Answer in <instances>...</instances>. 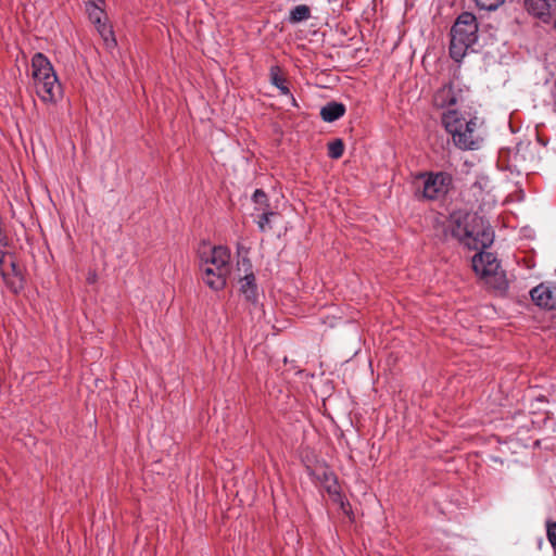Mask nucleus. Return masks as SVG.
Listing matches in <instances>:
<instances>
[{
  "label": "nucleus",
  "instance_id": "1",
  "mask_svg": "<svg viewBox=\"0 0 556 556\" xmlns=\"http://www.w3.org/2000/svg\"><path fill=\"white\" fill-rule=\"evenodd\" d=\"M479 24L476 15L471 12L460 13L450 30V56L457 63L475 51L473 47L479 39Z\"/></svg>",
  "mask_w": 556,
  "mask_h": 556
},
{
  "label": "nucleus",
  "instance_id": "2",
  "mask_svg": "<svg viewBox=\"0 0 556 556\" xmlns=\"http://www.w3.org/2000/svg\"><path fill=\"white\" fill-rule=\"evenodd\" d=\"M31 77L37 96L45 103H56L63 90L49 59L41 52L31 58Z\"/></svg>",
  "mask_w": 556,
  "mask_h": 556
},
{
  "label": "nucleus",
  "instance_id": "3",
  "mask_svg": "<svg viewBox=\"0 0 556 556\" xmlns=\"http://www.w3.org/2000/svg\"><path fill=\"white\" fill-rule=\"evenodd\" d=\"M442 123L455 147L464 151L479 149L481 139L477 134L476 117L467 118L456 110H448L443 113Z\"/></svg>",
  "mask_w": 556,
  "mask_h": 556
},
{
  "label": "nucleus",
  "instance_id": "4",
  "mask_svg": "<svg viewBox=\"0 0 556 556\" xmlns=\"http://www.w3.org/2000/svg\"><path fill=\"white\" fill-rule=\"evenodd\" d=\"M424 182L422 198L434 201L444 198L452 187L453 177L446 172H425L417 176Z\"/></svg>",
  "mask_w": 556,
  "mask_h": 556
},
{
  "label": "nucleus",
  "instance_id": "5",
  "mask_svg": "<svg viewBox=\"0 0 556 556\" xmlns=\"http://www.w3.org/2000/svg\"><path fill=\"white\" fill-rule=\"evenodd\" d=\"M475 222H479L477 214L466 212H453L450 216L447 229L452 237L457 239L464 245H467V240L472 233V226Z\"/></svg>",
  "mask_w": 556,
  "mask_h": 556
},
{
  "label": "nucleus",
  "instance_id": "6",
  "mask_svg": "<svg viewBox=\"0 0 556 556\" xmlns=\"http://www.w3.org/2000/svg\"><path fill=\"white\" fill-rule=\"evenodd\" d=\"M472 235L467 240V248L470 250H482L493 243L494 233L490 226H486L483 218L479 216V222L472 226Z\"/></svg>",
  "mask_w": 556,
  "mask_h": 556
},
{
  "label": "nucleus",
  "instance_id": "7",
  "mask_svg": "<svg viewBox=\"0 0 556 556\" xmlns=\"http://www.w3.org/2000/svg\"><path fill=\"white\" fill-rule=\"evenodd\" d=\"M472 268L477 275L484 278L498 270L501 265L493 253L481 251L472 257Z\"/></svg>",
  "mask_w": 556,
  "mask_h": 556
},
{
  "label": "nucleus",
  "instance_id": "8",
  "mask_svg": "<svg viewBox=\"0 0 556 556\" xmlns=\"http://www.w3.org/2000/svg\"><path fill=\"white\" fill-rule=\"evenodd\" d=\"M555 5L556 0H525L527 12L545 24L552 21Z\"/></svg>",
  "mask_w": 556,
  "mask_h": 556
},
{
  "label": "nucleus",
  "instance_id": "9",
  "mask_svg": "<svg viewBox=\"0 0 556 556\" xmlns=\"http://www.w3.org/2000/svg\"><path fill=\"white\" fill-rule=\"evenodd\" d=\"M202 264L216 267L218 270L230 273V250L224 245L212 248L207 257L202 258Z\"/></svg>",
  "mask_w": 556,
  "mask_h": 556
},
{
  "label": "nucleus",
  "instance_id": "10",
  "mask_svg": "<svg viewBox=\"0 0 556 556\" xmlns=\"http://www.w3.org/2000/svg\"><path fill=\"white\" fill-rule=\"evenodd\" d=\"M202 270V280L204 283L214 291L223 290L227 283L228 273L218 270L214 266L204 265L201 263L200 265Z\"/></svg>",
  "mask_w": 556,
  "mask_h": 556
},
{
  "label": "nucleus",
  "instance_id": "11",
  "mask_svg": "<svg viewBox=\"0 0 556 556\" xmlns=\"http://www.w3.org/2000/svg\"><path fill=\"white\" fill-rule=\"evenodd\" d=\"M554 292L555 286L548 287L545 286L544 283H541L530 291V295L535 305L547 309H556V300H554Z\"/></svg>",
  "mask_w": 556,
  "mask_h": 556
},
{
  "label": "nucleus",
  "instance_id": "12",
  "mask_svg": "<svg viewBox=\"0 0 556 556\" xmlns=\"http://www.w3.org/2000/svg\"><path fill=\"white\" fill-rule=\"evenodd\" d=\"M457 102L453 85L446 84L439 88L433 96V104L437 108L452 106Z\"/></svg>",
  "mask_w": 556,
  "mask_h": 556
},
{
  "label": "nucleus",
  "instance_id": "13",
  "mask_svg": "<svg viewBox=\"0 0 556 556\" xmlns=\"http://www.w3.org/2000/svg\"><path fill=\"white\" fill-rule=\"evenodd\" d=\"M269 80L273 86H275L277 89H279L281 94L288 96L292 100L293 105H298L295 98L291 93L288 85L287 79L281 74V68L278 65H273L269 70Z\"/></svg>",
  "mask_w": 556,
  "mask_h": 556
},
{
  "label": "nucleus",
  "instance_id": "14",
  "mask_svg": "<svg viewBox=\"0 0 556 556\" xmlns=\"http://www.w3.org/2000/svg\"><path fill=\"white\" fill-rule=\"evenodd\" d=\"M240 292L249 302H256L257 300V285L255 276L252 271L245 274L244 277L240 278Z\"/></svg>",
  "mask_w": 556,
  "mask_h": 556
},
{
  "label": "nucleus",
  "instance_id": "15",
  "mask_svg": "<svg viewBox=\"0 0 556 556\" xmlns=\"http://www.w3.org/2000/svg\"><path fill=\"white\" fill-rule=\"evenodd\" d=\"M345 105L341 102L331 101L320 109V117L324 122L332 123L345 114Z\"/></svg>",
  "mask_w": 556,
  "mask_h": 556
},
{
  "label": "nucleus",
  "instance_id": "16",
  "mask_svg": "<svg viewBox=\"0 0 556 556\" xmlns=\"http://www.w3.org/2000/svg\"><path fill=\"white\" fill-rule=\"evenodd\" d=\"M91 23L96 26L99 35L102 37V39L104 40L108 48H112V47L116 46V40L114 38L113 29L110 25L106 24V17L99 18L98 22H91Z\"/></svg>",
  "mask_w": 556,
  "mask_h": 556
},
{
  "label": "nucleus",
  "instance_id": "17",
  "mask_svg": "<svg viewBox=\"0 0 556 556\" xmlns=\"http://www.w3.org/2000/svg\"><path fill=\"white\" fill-rule=\"evenodd\" d=\"M485 282L496 291L505 292L508 288V281L504 270L501 268L489 277H484Z\"/></svg>",
  "mask_w": 556,
  "mask_h": 556
},
{
  "label": "nucleus",
  "instance_id": "18",
  "mask_svg": "<svg viewBox=\"0 0 556 556\" xmlns=\"http://www.w3.org/2000/svg\"><path fill=\"white\" fill-rule=\"evenodd\" d=\"M104 4L98 0H88L86 3V11L90 22H98L99 18H105V12L102 8Z\"/></svg>",
  "mask_w": 556,
  "mask_h": 556
},
{
  "label": "nucleus",
  "instance_id": "19",
  "mask_svg": "<svg viewBox=\"0 0 556 556\" xmlns=\"http://www.w3.org/2000/svg\"><path fill=\"white\" fill-rule=\"evenodd\" d=\"M311 17V9L306 4H300L290 10L288 21L291 24H296L306 21Z\"/></svg>",
  "mask_w": 556,
  "mask_h": 556
},
{
  "label": "nucleus",
  "instance_id": "20",
  "mask_svg": "<svg viewBox=\"0 0 556 556\" xmlns=\"http://www.w3.org/2000/svg\"><path fill=\"white\" fill-rule=\"evenodd\" d=\"M260 212L261 213L257 216L256 224H257L260 231L265 232V231L271 229V225H270L271 217L277 216L278 213L270 208H268V210L264 208L263 211H260Z\"/></svg>",
  "mask_w": 556,
  "mask_h": 556
},
{
  "label": "nucleus",
  "instance_id": "21",
  "mask_svg": "<svg viewBox=\"0 0 556 556\" xmlns=\"http://www.w3.org/2000/svg\"><path fill=\"white\" fill-rule=\"evenodd\" d=\"M252 201L254 202L256 211H263L270 208L269 200L267 194L262 189H256L252 195Z\"/></svg>",
  "mask_w": 556,
  "mask_h": 556
},
{
  "label": "nucleus",
  "instance_id": "22",
  "mask_svg": "<svg viewBox=\"0 0 556 556\" xmlns=\"http://www.w3.org/2000/svg\"><path fill=\"white\" fill-rule=\"evenodd\" d=\"M344 153V143L342 139H334L328 143V156L333 160L340 159Z\"/></svg>",
  "mask_w": 556,
  "mask_h": 556
},
{
  "label": "nucleus",
  "instance_id": "23",
  "mask_svg": "<svg viewBox=\"0 0 556 556\" xmlns=\"http://www.w3.org/2000/svg\"><path fill=\"white\" fill-rule=\"evenodd\" d=\"M505 0H475L478 8L485 11H494L501 4L504 3Z\"/></svg>",
  "mask_w": 556,
  "mask_h": 556
},
{
  "label": "nucleus",
  "instance_id": "24",
  "mask_svg": "<svg viewBox=\"0 0 556 556\" xmlns=\"http://www.w3.org/2000/svg\"><path fill=\"white\" fill-rule=\"evenodd\" d=\"M546 536L554 552L556 553V521H546Z\"/></svg>",
  "mask_w": 556,
  "mask_h": 556
},
{
  "label": "nucleus",
  "instance_id": "25",
  "mask_svg": "<svg viewBox=\"0 0 556 556\" xmlns=\"http://www.w3.org/2000/svg\"><path fill=\"white\" fill-rule=\"evenodd\" d=\"M488 185H489L488 178L482 177V178H480V179H478L477 181L473 182L472 189L483 190L484 188L488 187Z\"/></svg>",
  "mask_w": 556,
  "mask_h": 556
},
{
  "label": "nucleus",
  "instance_id": "26",
  "mask_svg": "<svg viewBox=\"0 0 556 556\" xmlns=\"http://www.w3.org/2000/svg\"><path fill=\"white\" fill-rule=\"evenodd\" d=\"M96 279H97V275H96L94 273H90V274L88 275V277H87V281H88L89 283H93V282H96Z\"/></svg>",
  "mask_w": 556,
  "mask_h": 556
},
{
  "label": "nucleus",
  "instance_id": "27",
  "mask_svg": "<svg viewBox=\"0 0 556 556\" xmlns=\"http://www.w3.org/2000/svg\"><path fill=\"white\" fill-rule=\"evenodd\" d=\"M3 262H4V257H0V274L5 279V274L2 269Z\"/></svg>",
  "mask_w": 556,
  "mask_h": 556
},
{
  "label": "nucleus",
  "instance_id": "28",
  "mask_svg": "<svg viewBox=\"0 0 556 556\" xmlns=\"http://www.w3.org/2000/svg\"><path fill=\"white\" fill-rule=\"evenodd\" d=\"M7 247H0V257H4L5 256V249Z\"/></svg>",
  "mask_w": 556,
  "mask_h": 556
},
{
  "label": "nucleus",
  "instance_id": "29",
  "mask_svg": "<svg viewBox=\"0 0 556 556\" xmlns=\"http://www.w3.org/2000/svg\"><path fill=\"white\" fill-rule=\"evenodd\" d=\"M243 265H247L249 268H251V263L248 258L242 260Z\"/></svg>",
  "mask_w": 556,
  "mask_h": 556
},
{
  "label": "nucleus",
  "instance_id": "30",
  "mask_svg": "<svg viewBox=\"0 0 556 556\" xmlns=\"http://www.w3.org/2000/svg\"><path fill=\"white\" fill-rule=\"evenodd\" d=\"M11 265H12V269H13V271H16V265H15V263L13 262Z\"/></svg>",
  "mask_w": 556,
  "mask_h": 556
},
{
  "label": "nucleus",
  "instance_id": "31",
  "mask_svg": "<svg viewBox=\"0 0 556 556\" xmlns=\"http://www.w3.org/2000/svg\"><path fill=\"white\" fill-rule=\"evenodd\" d=\"M554 294H555V298H554V300H556V286H555V292H554Z\"/></svg>",
  "mask_w": 556,
  "mask_h": 556
}]
</instances>
